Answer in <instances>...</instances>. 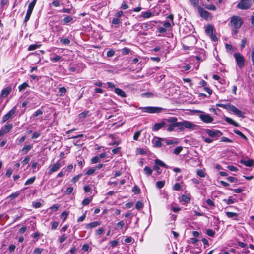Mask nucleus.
Returning <instances> with one entry per match:
<instances>
[{
  "label": "nucleus",
  "instance_id": "obj_42",
  "mask_svg": "<svg viewBox=\"0 0 254 254\" xmlns=\"http://www.w3.org/2000/svg\"><path fill=\"white\" fill-rule=\"evenodd\" d=\"M66 92V89L64 87H60L59 89V92L60 93V96H64V94H65Z\"/></svg>",
  "mask_w": 254,
  "mask_h": 254
},
{
  "label": "nucleus",
  "instance_id": "obj_10",
  "mask_svg": "<svg viewBox=\"0 0 254 254\" xmlns=\"http://www.w3.org/2000/svg\"><path fill=\"white\" fill-rule=\"evenodd\" d=\"M16 110V107H14L12 109H11L7 114H6L2 117V123H3L7 121L8 119H9L11 117L13 116V115L15 113Z\"/></svg>",
  "mask_w": 254,
  "mask_h": 254
},
{
  "label": "nucleus",
  "instance_id": "obj_3",
  "mask_svg": "<svg viewBox=\"0 0 254 254\" xmlns=\"http://www.w3.org/2000/svg\"><path fill=\"white\" fill-rule=\"evenodd\" d=\"M178 126V127L183 126L184 129L187 128L191 130H195L197 127V125L196 124L186 120H183L182 122H179Z\"/></svg>",
  "mask_w": 254,
  "mask_h": 254
},
{
  "label": "nucleus",
  "instance_id": "obj_55",
  "mask_svg": "<svg viewBox=\"0 0 254 254\" xmlns=\"http://www.w3.org/2000/svg\"><path fill=\"white\" fill-rule=\"evenodd\" d=\"M130 51V50L128 48L125 47L122 49V53L123 55H127Z\"/></svg>",
  "mask_w": 254,
  "mask_h": 254
},
{
  "label": "nucleus",
  "instance_id": "obj_33",
  "mask_svg": "<svg viewBox=\"0 0 254 254\" xmlns=\"http://www.w3.org/2000/svg\"><path fill=\"white\" fill-rule=\"evenodd\" d=\"M234 132L236 134L240 136L241 137H242L244 139H245L246 140H248L247 137L243 133H242L240 131H239L238 130H234Z\"/></svg>",
  "mask_w": 254,
  "mask_h": 254
},
{
  "label": "nucleus",
  "instance_id": "obj_50",
  "mask_svg": "<svg viewBox=\"0 0 254 254\" xmlns=\"http://www.w3.org/2000/svg\"><path fill=\"white\" fill-rule=\"evenodd\" d=\"M143 204L142 202L138 201L136 202L135 205V208L137 210H140L141 208H142Z\"/></svg>",
  "mask_w": 254,
  "mask_h": 254
},
{
  "label": "nucleus",
  "instance_id": "obj_13",
  "mask_svg": "<svg viewBox=\"0 0 254 254\" xmlns=\"http://www.w3.org/2000/svg\"><path fill=\"white\" fill-rule=\"evenodd\" d=\"M12 88L10 86H8L2 90L0 95V100L2 101L3 98H6L11 92Z\"/></svg>",
  "mask_w": 254,
  "mask_h": 254
},
{
  "label": "nucleus",
  "instance_id": "obj_57",
  "mask_svg": "<svg viewBox=\"0 0 254 254\" xmlns=\"http://www.w3.org/2000/svg\"><path fill=\"white\" fill-rule=\"evenodd\" d=\"M132 191L135 194H138L140 192V190L138 186H135L132 189Z\"/></svg>",
  "mask_w": 254,
  "mask_h": 254
},
{
  "label": "nucleus",
  "instance_id": "obj_29",
  "mask_svg": "<svg viewBox=\"0 0 254 254\" xmlns=\"http://www.w3.org/2000/svg\"><path fill=\"white\" fill-rule=\"evenodd\" d=\"M89 116V111L88 110L84 111V112L80 113L78 115V117L80 119H84Z\"/></svg>",
  "mask_w": 254,
  "mask_h": 254
},
{
  "label": "nucleus",
  "instance_id": "obj_16",
  "mask_svg": "<svg viewBox=\"0 0 254 254\" xmlns=\"http://www.w3.org/2000/svg\"><path fill=\"white\" fill-rule=\"evenodd\" d=\"M240 163L248 167L254 166V160L253 159H249L248 160L242 159L240 161Z\"/></svg>",
  "mask_w": 254,
  "mask_h": 254
},
{
  "label": "nucleus",
  "instance_id": "obj_44",
  "mask_svg": "<svg viewBox=\"0 0 254 254\" xmlns=\"http://www.w3.org/2000/svg\"><path fill=\"white\" fill-rule=\"evenodd\" d=\"M67 239V236H66L65 234H63L62 236H61L60 237H59V243H63V242H64L65 240Z\"/></svg>",
  "mask_w": 254,
  "mask_h": 254
},
{
  "label": "nucleus",
  "instance_id": "obj_31",
  "mask_svg": "<svg viewBox=\"0 0 254 254\" xmlns=\"http://www.w3.org/2000/svg\"><path fill=\"white\" fill-rule=\"evenodd\" d=\"M162 141L163 143H165L166 145H171L178 143L177 141H174L173 140H168L165 138H163Z\"/></svg>",
  "mask_w": 254,
  "mask_h": 254
},
{
  "label": "nucleus",
  "instance_id": "obj_23",
  "mask_svg": "<svg viewBox=\"0 0 254 254\" xmlns=\"http://www.w3.org/2000/svg\"><path fill=\"white\" fill-rule=\"evenodd\" d=\"M154 162H155V164L156 165H157L158 166H160L161 167H164V168H169V166L167 165H166L163 161H162L161 160H159L158 159H155L154 160Z\"/></svg>",
  "mask_w": 254,
  "mask_h": 254
},
{
  "label": "nucleus",
  "instance_id": "obj_6",
  "mask_svg": "<svg viewBox=\"0 0 254 254\" xmlns=\"http://www.w3.org/2000/svg\"><path fill=\"white\" fill-rule=\"evenodd\" d=\"M227 108L226 110L233 112L239 117H244L243 112L237 109L234 105L231 104H228Z\"/></svg>",
  "mask_w": 254,
  "mask_h": 254
},
{
  "label": "nucleus",
  "instance_id": "obj_1",
  "mask_svg": "<svg viewBox=\"0 0 254 254\" xmlns=\"http://www.w3.org/2000/svg\"><path fill=\"white\" fill-rule=\"evenodd\" d=\"M139 109L141 110L143 112H146L148 113H159L163 111V109L158 107H141L139 108Z\"/></svg>",
  "mask_w": 254,
  "mask_h": 254
},
{
  "label": "nucleus",
  "instance_id": "obj_61",
  "mask_svg": "<svg viewBox=\"0 0 254 254\" xmlns=\"http://www.w3.org/2000/svg\"><path fill=\"white\" fill-rule=\"evenodd\" d=\"M58 225H59V223L58 222H57V221L53 222V223H52L51 229H52V230L56 229L57 228V227L58 226Z\"/></svg>",
  "mask_w": 254,
  "mask_h": 254
},
{
  "label": "nucleus",
  "instance_id": "obj_63",
  "mask_svg": "<svg viewBox=\"0 0 254 254\" xmlns=\"http://www.w3.org/2000/svg\"><path fill=\"white\" fill-rule=\"evenodd\" d=\"M206 203L207 204L211 206V207H214L215 206V204H214V202L211 200V199H208L207 200H206Z\"/></svg>",
  "mask_w": 254,
  "mask_h": 254
},
{
  "label": "nucleus",
  "instance_id": "obj_38",
  "mask_svg": "<svg viewBox=\"0 0 254 254\" xmlns=\"http://www.w3.org/2000/svg\"><path fill=\"white\" fill-rule=\"evenodd\" d=\"M156 186L158 189L162 188L165 185V181H157L156 183Z\"/></svg>",
  "mask_w": 254,
  "mask_h": 254
},
{
  "label": "nucleus",
  "instance_id": "obj_25",
  "mask_svg": "<svg viewBox=\"0 0 254 254\" xmlns=\"http://www.w3.org/2000/svg\"><path fill=\"white\" fill-rule=\"evenodd\" d=\"M73 20V18L71 16H66L65 18H64L63 20V24L67 25L69 23L72 22Z\"/></svg>",
  "mask_w": 254,
  "mask_h": 254
},
{
  "label": "nucleus",
  "instance_id": "obj_8",
  "mask_svg": "<svg viewBox=\"0 0 254 254\" xmlns=\"http://www.w3.org/2000/svg\"><path fill=\"white\" fill-rule=\"evenodd\" d=\"M37 0H33L28 5V10L24 18V22H27L30 19Z\"/></svg>",
  "mask_w": 254,
  "mask_h": 254
},
{
  "label": "nucleus",
  "instance_id": "obj_62",
  "mask_svg": "<svg viewBox=\"0 0 254 254\" xmlns=\"http://www.w3.org/2000/svg\"><path fill=\"white\" fill-rule=\"evenodd\" d=\"M81 176V175H76V176L72 178V179L71 180V182H72L73 183L76 182L77 181L79 180V179L80 178Z\"/></svg>",
  "mask_w": 254,
  "mask_h": 254
},
{
  "label": "nucleus",
  "instance_id": "obj_64",
  "mask_svg": "<svg viewBox=\"0 0 254 254\" xmlns=\"http://www.w3.org/2000/svg\"><path fill=\"white\" fill-rule=\"evenodd\" d=\"M42 249L38 248H36L35 249L34 251V254H41L42 252Z\"/></svg>",
  "mask_w": 254,
  "mask_h": 254
},
{
  "label": "nucleus",
  "instance_id": "obj_22",
  "mask_svg": "<svg viewBox=\"0 0 254 254\" xmlns=\"http://www.w3.org/2000/svg\"><path fill=\"white\" fill-rule=\"evenodd\" d=\"M114 91L118 95L122 97H125L127 96L126 93L120 88H115Z\"/></svg>",
  "mask_w": 254,
  "mask_h": 254
},
{
  "label": "nucleus",
  "instance_id": "obj_37",
  "mask_svg": "<svg viewBox=\"0 0 254 254\" xmlns=\"http://www.w3.org/2000/svg\"><path fill=\"white\" fill-rule=\"evenodd\" d=\"M223 201L224 202H225L227 204H233L236 201L235 199H232V196H230L229 199H224Z\"/></svg>",
  "mask_w": 254,
  "mask_h": 254
},
{
  "label": "nucleus",
  "instance_id": "obj_46",
  "mask_svg": "<svg viewBox=\"0 0 254 254\" xmlns=\"http://www.w3.org/2000/svg\"><path fill=\"white\" fill-rule=\"evenodd\" d=\"M182 149H183L182 147L178 146L174 149L173 153L175 154L178 155L182 151Z\"/></svg>",
  "mask_w": 254,
  "mask_h": 254
},
{
  "label": "nucleus",
  "instance_id": "obj_35",
  "mask_svg": "<svg viewBox=\"0 0 254 254\" xmlns=\"http://www.w3.org/2000/svg\"><path fill=\"white\" fill-rule=\"evenodd\" d=\"M50 59L51 61L53 62H56L59 61L63 60V59L59 55H56L55 57L53 58L51 57Z\"/></svg>",
  "mask_w": 254,
  "mask_h": 254
},
{
  "label": "nucleus",
  "instance_id": "obj_39",
  "mask_svg": "<svg viewBox=\"0 0 254 254\" xmlns=\"http://www.w3.org/2000/svg\"><path fill=\"white\" fill-rule=\"evenodd\" d=\"M35 178H36L34 176V177H31V178L27 179V181L25 183V185H28L32 184L34 182Z\"/></svg>",
  "mask_w": 254,
  "mask_h": 254
},
{
  "label": "nucleus",
  "instance_id": "obj_49",
  "mask_svg": "<svg viewBox=\"0 0 254 254\" xmlns=\"http://www.w3.org/2000/svg\"><path fill=\"white\" fill-rule=\"evenodd\" d=\"M181 199L184 202H187V203L189 202L190 201V198L186 195H183L181 196Z\"/></svg>",
  "mask_w": 254,
  "mask_h": 254
},
{
  "label": "nucleus",
  "instance_id": "obj_12",
  "mask_svg": "<svg viewBox=\"0 0 254 254\" xmlns=\"http://www.w3.org/2000/svg\"><path fill=\"white\" fill-rule=\"evenodd\" d=\"M61 167V164L59 161L57 162L56 163L51 165L49 167V171L48 174H51L53 172H55L58 171Z\"/></svg>",
  "mask_w": 254,
  "mask_h": 254
},
{
  "label": "nucleus",
  "instance_id": "obj_36",
  "mask_svg": "<svg viewBox=\"0 0 254 254\" xmlns=\"http://www.w3.org/2000/svg\"><path fill=\"white\" fill-rule=\"evenodd\" d=\"M40 46H41V45H37V44H31L28 47V51H32V50H35V49L38 48L39 47H40Z\"/></svg>",
  "mask_w": 254,
  "mask_h": 254
},
{
  "label": "nucleus",
  "instance_id": "obj_28",
  "mask_svg": "<svg viewBox=\"0 0 254 254\" xmlns=\"http://www.w3.org/2000/svg\"><path fill=\"white\" fill-rule=\"evenodd\" d=\"M33 147L32 145H25L21 151L24 152L25 154L27 153Z\"/></svg>",
  "mask_w": 254,
  "mask_h": 254
},
{
  "label": "nucleus",
  "instance_id": "obj_34",
  "mask_svg": "<svg viewBox=\"0 0 254 254\" xmlns=\"http://www.w3.org/2000/svg\"><path fill=\"white\" fill-rule=\"evenodd\" d=\"M226 216L230 218H233L234 217H237L238 216V214L236 213L231 212H226Z\"/></svg>",
  "mask_w": 254,
  "mask_h": 254
},
{
  "label": "nucleus",
  "instance_id": "obj_18",
  "mask_svg": "<svg viewBox=\"0 0 254 254\" xmlns=\"http://www.w3.org/2000/svg\"><path fill=\"white\" fill-rule=\"evenodd\" d=\"M13 125L12 124H7L3 127L1 128V129L3 130L4 133L6 134L10 131Z\"/></svg>",
  "mask_w": 254,
  "mask_h": 254
},
{
  "label": "nucleus",
  "instance_id": "obj_48",
  "mask_svg": "<svg viewBox=\"0 0 254 254\" xmlns=\"http://www.w3.org/2000/svg\"><path fill=\"white\" fill-rule=\"evenodd\" d=\"M28 86V85L27 83H23V84H22L21 85H20L19 87H18V89H19V91H21L23 90H24L25 89H26V87H27Z\"/></svg>",
  "mask_w": 254,
  "mask_h": 254
},
{
  "label": "nucleus",
  "instance_id": "obj_41",
  "mask_svg": "<svg viewBox=\"0 0 254 254\" xmlns=\"http://www.w3.org/2000/svg\"><path fill=\"white\" fill-rule=\"evenodd\" d=\"M96 170V167H92L90 168L85 173L86 175H90L93 174Z\"/></svg>",
  "mask_w": 254,
  "mask_h": 254
},
{
  "label": "nucleus",
  "instance_id": "obj_47",
  "mask_svg": "<svg viewBox=\"0 0 254 254\" xmlns=\"http://www.w3.org/2000/svg\"><path fill=\"white\" fill-rule=\"evenodd\" d=\"M181 185L179 183H175L173 187V190L177 191L180 190H181Z\"/></svg>",
  "mask_w": 254,
  "mask_h": 254
},
{
  "label": "nucleus",
  "instance_id": "obj_45",
  "mask_svg": "<svg viewBox=\"0 0 254 254\" xmlns=\"http://www.w3.org/2000/svg\"><path fill=\"white\" fill-rule=\"evenodd\" d=\"M100 161L99 157L98 155H97L94 157H93L91 160V162L93 164L97 163Z\"/></svg>",
  "mask_w": 254,
  "mask_h": 254
},
{
  "label": "nucleus",
  "instance_id": "obj_4",
  "mask_svg": "<svg viewBox=\"0 0 254 254\" xmlns=\"http://www.w3.org/2000/svg\"><path fill=\"white\" fill-rule=\"evenodd\" d=\"M197 112L201 113V114L199 115V117L204 123H210L213 122L214 119L209 114H207L200 110H198Z\"/></svg>",
  "mask_w": 254,
  "mask_h": 254
},
{
  "label": "nucleus",
  "instance_id": "obj_26",
  "mask_svg": "<svg viewBox=\"0 0 254 254\" xmlns=\"http://www.w3.org/2000/svg\"><path fill=\"white\" fill-rule=\"evenodd\" d=\"M205 33L208 36L213 33V27L211 25H208L205 29Z\"/></svg>",
  "mask_w": 254,
  "mask_h": 254
},
{
  "label": "nucleus",
  "instance_id": "obj_2",
  "mask_svg": "<svg viewBox=\"0 0 254 254\" xmlns=\"http://www.w3.org/2000/svg\"><path fill=\"white\" fill-rule=\"evenodd\" d=\"M254 3V0H242L237 4V7L240 9H248Z\"/></svg>",
  "mask_w": 254,
  "mask_h": 254
},
{
  "label": "nucleus",
  "instance_id": "obj_5",
  "mask_svg": "<svg viewBox=\"0 0 254 254\" xmlns=\"http://www.w3.org/2000/svg\"><path fill=\"white\" fill-rule=\"evenodd\" d=\"M234 57L235 59L238 66L240 68H242L244 66L245 63V59L244 56L239 53H235L234 54Z\"/></svg>",
  "mask_w": 254,
  "mask_h": 254
},
{
  "label": "nucleus",
  "instance_id": "obj_40",
  "mask_svg": "<svg viewBox=\"0 0 254 254\" xmlns=\"http://www.w3.org/2000/svg\"><path fill=\"white\" fill-rule=\"evenodd\" d=\"M197 175L200 177H204L206 174L203 170L199 169L197 171Z\"/></svg>",
  "mask_w": 254,
  "mask_h": 254
},
{
  "label": "nucleus",
  "instance_id": "obj_21",
  "mask_svg": "<svg viewBox=\"0 0 254 254\" xmlns=\"http://www.w3.org/2000/svg\"><path fill=\"white\" fill-rule=\"evenodd\" d=\"M162 138H157L156 140L153 141L154 146L155 147H160L163 144L162 141Z\"/></svg>",
  "mask_w": 254,
  "mask_h": 254
},
{
  "label": "nucleus",
  "instance_id": "obj_20",
  "mask_svg": "<svg viewBox=\"0 0 254 254\" xmlns=\"http://www.w3.org/2000/svg\"><path fill=\"white\" fill-rule=\"evenodd\" d=\"M224 119H225V121L229 124L233 125L237 127H238L239 126V125L238 123H236L235 121H234V120H233L231 118H230L229 117H225Z\"/></svg>",
  "mask_w": 254,
  "mask_h": 254
},
{
  "label": "nucleus",
  "instance_id": "obj_32",
  "mask_svg": "<svg viewBox=\"0 0 254 254\" xmlns=\"http://www.w3.org/2000/svg\"><path fill=\"white\" fill-rule=\"evenodd\" d=\"M144 172L147 176H150L152 174L153 171L150 168L146 166L144 168Z\"/></svg>",
  "mask_w": 254,
  "mask_h": 254
},
{
  "label": "nucleus",
  "instance_id": "obj_56",
  "mask_svg": "<svg viewBox=\"0 0 254 254\" xmlns=\"http://www.w3.org/2000/svg\"><path fill=\"white\" fill-rule=\"evenodd\" d=\"M115 51L113 49H110L107 52V56L108 57H112L115 54Z\"/></svg>",
  "mask_w": 254,
  "mask_h": 254
},
{
  "label": "nucleus",
  "instance_id": "obj_43",
  "mask_svg": "<svg viewBox=\"0 0 254 254\" xmlns=\"http://www.w3.org/2000/svg\"><path fill=\"white\" fill-rule=\"evenodd\" d=\"M43 112L41 109L37 110L33 114V117H37L39 116H41L43 114Z\"/></svg>",
  "mask_w": 254,
  "mask_h": 254
},
{
  "label": "nucleus",
  "instance_id": "obj_51",
  "mask_svg": "<svg viewBox=\"0 0 254 254\" xmlns=\"http://www.w3.org/2000/svg\"><path fill=\"white\" fill-rule=\"evenodd\" d=\"M19 195V192H14V193H12L10 196H9V198H10L11 200H13L14 199H15V198H16L17 197H18Z\"/></svg>",
  "mask_w": 254,
  "mask_h": 254
},
{
  "label": "nucleus",
  "instance_id": "obj_27",
  "mask_svg": "<svg viewBox=\"0 0 254 254\" xmlns=\"http://www.w3.org/2000/svg\"><path fill=\"white\" fill-rule=\"evenodd\" d=\"M60 42L62 45H68L70 43V40L68 38H60Z\"/></svg>",
  "mask_w": 254,
  "mask_h": 254
},
{
  "label": "nucleus",
  "instance_id": "obj_60",
  "mask_svg": "<svg viewBox=\"0 0 254 254\" xmlns=\"http://www.w3.org/2000/svg\"><path fill=\"white\" fill-rule=\"evenodd\" d=\"M73 190V188L72 187H68L65 191V193L67 195L70 194Z\"/></svg>",
  "mask_w": 254,
  "mask_h": 254
},
{
  "label": "nucleus",
  "instance_id": "obj_19",
  "mask_svg": "<svg viewBox=\"0 0 254 254\" xmlns=\"http://www.w3.org/2000/svg\"><path fill=\"white\" fill-rule=\"evenodd\" d=\"M164 121L165 122L166 124L167 123H170V124H176L178 123V122L177 121V118L175 117H169L168 119H164Z\"/></svg>",
  "mask_w": 254,
  "mask_h": 254
},
{
  "label": "nucleus",
  "instance_id": "obj_24",
  "mask_svg": "<svg viewBox=\"0 0 254 254\" xmlns=\"http://www.w3.org/2000/svg\"><path fill=\"white\" fill-rule=\"evenodd\" d=\"M154 15V14L150 11L142 12L141 16L145 18H149Z\"/></svg>",
  "mask_w": 254,
  "mask_h": 254
},
{
  "label": "nucleus",
  "instance_id": "obj_9",
  "mask_svg": "<svg viewBox=\"0 0 254 254\" xmlns=\"http://www.w3.org/2000/svg\"><path fill=\"white\" fill-rule=\"evenodd\" d=\"M230 23L235 29H239L242 25L241 18L237 16H233L231 17Z\"/></svg>",
  "mask_w": 254,
  "mask_h": 254
},
{
  "label": "nucleus",
  "instance_id": "obj_58",
  "mask_svg": "<svg viewBox=\"0 0 254 254\" xmlns=\"http://www.w3.org/2000/svg\"><path fill=\"white\" fill-rule=\"evenodd\" d=\"M68 214L65 212H63L61 215V217L63 219V221H65L67 217Z\"/></svg>",
  "mask_w": 254,
  "mask_h": 254
},
{
  "label": "nucleus",
  "instance_id": "obj_11",
  "mask_svg": "<svg viewBox=\"0 0 254 254\" xmlns=\"http://www.w3.org/2000/svg\"><path fill=\"white\" fill-rule=\"evenodd\" d=\"M206 132L207 134L211 137H218L222 135V133L217 130L207 129Z\"/></svg>",
  "mask_w": 254,
  "mask_h": 254
},
{
  "label": "nucleus",
  "instance_id": "obj_15",
  "mask_svg": "<svg viewBox=\"0 0 254 254\" xmlns=\"http://www.w3.org/2000/svg\"><path fill=\"white\" fill-rule=\"evenodd\" d=\"M198 12L200 15V16L205 19H208L210 17V13L200 7L198 8Z\"/></svg>",
  "mask_w": 254,
  "mask_h": 254
},
{
  "label": "nucleus",
  "instance_id": "obj_30",
  "mask_svg": "<svg viewBox=\"0 0 254 254\" xmlns=\"http://www.w3.org/2000/svg\"><path fill=\"white\" fill-rule=\"evenodd\" d=\"M178 123L176 124H170L169 125L167 130L169 132H171L174 130L175 127H178Z\"/></svg>",
  "mask_w": 254,
  "mask_h": 254
},
{
  "label": "nucleus",
  "instance_id": "obj_59",
  "mask_svg": "<svg viewBox=\"0 0 254 254\" xmlns=\"http://www.w3.org/2000/svg\"><path fill=\"white\" fill-rule=\"evenodd\" d=\"M121 22L120 19L118 18H114L112 20V23L115 25H118Z\"/></svg>",
  "mask_w": 254,
  "mask_h": 254
},
{
  "label": "nucleus",
  "instance_id": "obj_17",
  "mask_svg": "<svg viewBox=\"0 0 254 254\" xmlns=\"http://www.w3.org/2000/svg\"><path fill=\"white\" fill-rule=\"evenodd\" d=\"M101 224L100 222L94 221L89 224H87L85 225V228L86 229H90L93 228H95Z\"/></svg>",
  "mask_w": 254,
  "mask_h": 254
},
{
  "label": "nucleus",
  "instance_id": "obj_54",
  "mask_svg": "<svg viewBox=\"0 0 254 254\" xmlns=\"http://www.w3.org/2000/svg\"><path fill=\"white\" fill-rule=\"evenodd\" d=\"M30 160V157L29 156H26L22 161V163L23 165L28 164Z\"/></svg>",
  "mask_w": 254,
  "mask_h": 254
},
{
  "label": "nucleus",
  "instance_id": "obj_7",
  "mask_svg": "<svg viewBox=\"0 0 254 254\" xmlns=\"http://www.w3.org/2000/svg\"><path fill=\"white\" fill-rule=\"evenodd\" d=\"M227 108L226 110L233 112L239 117H244L243 112L237 109L234 105L231 104H228Z\"/></svg>",
  "mask_w": 254,
  "mask_h": 254
},
{
  "label": "nucleus",
  "instance_id": "obj_53",
  "mask_svg": "<svg viewBox=\"0 0 254 254\" xmlns=\"http://www.w3.org/2000/svg\"><path fill=\"white\" fill-rule=\"evenodd\" d=\"M91 201V199L89 198H85L82 201V204L83 205H84V206L87 205L90 203Z\"/></svg>",
  "mask_w": 254,
  "mask_h": 254
},
{
  "label": "nucleus",
  "instance_id": "obj_52",
  "mask_svg": "<svg viewBox=\"0 0 254 254\" xmlns=\"http://www.w3.org/2000/svg\"><path fill=\"white\" fill-rule=\"evenodd\" d=\"M215 232L212 229H209L207 230V234L210 237L214 236Z\"/></svg>",
  "mask_w": 254,
  "mask_h": 254
},
{
  "label": "nucleus",
  "instance_id": "obj_14",
  "mask_svg": "<svg viewBox=\"0 0 254 254\" xmlns=\"http://www.w3.org/2000/svg\"><path fill=\"white\" fill-rule=\"evenodd\" d=\"M166 125L165 122L164 121V119H163L161 122L155 123L152 127L153 131H157L162 128Z\"/></svg>",
  "mask_w": 254,
  "mask_h": 254
}]
</instances>
